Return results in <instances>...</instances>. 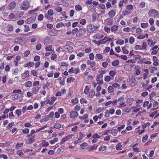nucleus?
Segmentation results:
<instances>
[{
    "mask_svg": "<svg viewBox=\"0 0 159 159\" xmlns=\"http://www.w3.org/2000/svg\"><path fill=\"white\" fill-rule=\"evenodd\" d=\"M148 15L150 17L154 18L158 17L159 13L158 11L154 9H150L148 12Z\"/></svg>",
    "mask_w": 159,
    "mask_h": 159,
    "instance_id": "nucleus-1",
    "label": "nucleus"
},
{
    "mask_svg": "<svg viewBox=\"0 0 159 159\" xmlns=\"http://www.w3.org/2000/svg\"><path fill=\"white\" fill-rule=\"evenodd\" d=\"M14 43H17L22 45L25 44L26 43V41L24 38L19 37L16 38L14 39Z\"/></svg>",
    "mask_w": 159,
    "mask_h": 159,
    "instance_id": "nucleus-2",
    "label": "nucleus"
},
{
    "mask_svg": "<svg viewBox=\"0 0 159 159\" xmlns=\"http://www.w3.org/2000/svg\"><path fill=\"white\" fill-rule=\"evenodd\" d=\"M29 7V4L26 1H23L21 4L20 8L23 10L27 9Z\"/></svg>",
    "mask_w": 159,
    "mask_h": 159,
    "instance_id": "nucleus-3",
    "label": "nucleus"
},
{
    "mask_svg": "<svg viewBox=\"0 0 159 159\" xmlns=\"http://www.w3.org/2000/svg\"><path fill=\"white\" fill-rule=\"evenodd\" d=\"M118 132V130L115 129L112 130H107L105 133V134H111L114 136H116L117 135Z\"/></svg>",
    "mask_w": 159,
    "mask_h": 159,
    "instance_id": "nucleus-4",
    "label": "nucleus"
},
{
    "mask_svg": "<svg viewBox=\"0 0 159 159\" xmlns=\"http://www.w3.org/2000/svg\"><path fill=\"white\" fill-rule=\"evenodd\" d=\"M87 30L89 33H92L95 32L94 25L93 24L88 25L87 27Z\"/></svg>",
    "mask_w": 159,
    "mask_h": 159,
    "instance_id": "nucleus-5",
    "label": "nucleus"
},
{
    "mask_svg": "<svg viewBox=\"0 0 159 159\" xmlns=\"http://www.w3.org/2000/svg\"><path fill=\"white\" fill-rule=\"evenodd\" d=\"M16 6V3L15 1H12L11 2L7 7V9L9 10H11L15 8Z\"/></svg>",
    "mask_w": 159,
    "mask_h": 159,
    "instance_id": "nucleus-6",
    "label": "nucleus"
},
{
    "mask_svg": "<svg viewBox=\"0 0 159 159\" xmlns=\"http://www.w3.org/2000/svg\"><path fill=\"white\" fill-rule=\"evenodd\" d=\"M78 115V113L76 111H71L70 113V117L73 119H75L77 117Z\"/></svg>",
    "mask_w": 159,
    "mask_h": 159,
    "instance_id": "nucleus-7",
    "label": "nucleus"
},
{
    "mask_svg": "<svg viewBox=\"0 0 159 159\" xmlns=\"http://www.w3.org/2000/svg\"><path fill=\"white\" fill-rule=\"evenodd\" d=\"M87 64L88 65H90L91 67L93 68L95 65L96 63L94 61H92L90 60H88L87 61Z\"/></svg>",
    "mask_w": 159,
    "mask_h": 159,
    "instance_id": "nucleus-8",
    "label": "nucleus"
},
{
    "mask_svg": "<svg viewBox=\"0 0 159 159\" xmlns=\"http://www.w3.org/2000/svg\"><path fill=\"white\" fill-rule=\"evenodd\" d=\"M109 16L110 18H112L115 15L116 11L114 10H111L108 12Z\"/></svg>",
    "mask_w": 159,
    "mask_h": 159,
    "instance_id": "nucleus-9",
    "label": "nucleus"
},
{
    "mask_svg": "<svg viewBox=\"0 0 159 159\" xmlns=\"http://www.w3.org/2000/svg\"><path fill=\"white\" fill-rule=\"evenodd\" d=\"M108 38L106 37H105L104 38V39L100 40L98 41L99 42V44H105L107 42V41H108Z\"/></svg>",
    "mask_w": 159,
    "mask_h": 159,
    "instance_id": "nucleus-10",
    "label": "nucleus"
},
{
    "mask_svg": "<svg viewBox=\"0 0 159 159\" xmlns=\"http://www.w3.org/2000/svg\"><path fill=\"white\" fill-rule=\"evenodd\" d=\"M34 20L35 19L34 18V17H31L25 20V22L27 24H30L34 22Z\"/></svg>",
    "mask_w": 159,
    "mask_h": 159,
    "instance_id": "nucleus-11",
    "label": "nucleus"
},
{
    "mask_svg": "<svg viewBox=\"0 0 159 159\" xmlns=\"http://www.w3.org/2000/svg\"><path fill=\"white\" fill-rule=\"evenodd\" d=\"M29 76V72L28 71H26L21 75V77L22 79H24L26 77Z\"/></svg>",
    "mask_w": 159,
    "mask_h": 159,
    "instance_id": "nucleus-12",
    "label": "nucleus"
},
{
    "mask_svg": "<svg viewBox=\"0 0 159 159\" xmlns=\"http://www.w3.org/2000/svg\"><path fill=\"white\" fill-rule=\"evenodd\" d=\"M113 20L110 19H107L105 20V22L106 24L108 25H111L113 24Z\"/></svg>",
    "mask_w": 159,
    "mask_h": 159,
    "instance_id": "nucleus-13",
    "label": "nucleus"
},
{
    "mask_svg": "<svg viewBox=\"0 0 159 159\" xmlns=\"http://www.w3.org/2000/svg\"><path fill=\"white\" fill-rule=\"evenodd\" d=\"M148 42L149 46L151 47L153 46L156 43V41L153 42V41L151 39L148 40Z\"/></svg>",
    "mask_w": 159,
    "mask_h": 159,
    "instance_id": "nucleus-14",
    "label": "nucleus"
},
{
    "mask_svg": "<svg viewBox=\"0 0 159 159\" xmlns=\"http://www.w3.org/2000/svg\"><path fill=\"white\" fill-rule=\"evenodd\" d=\"M23 94V93H18L17 94L13 95L12 96V97L15 99H17L18 98L21 97Z\"/></svg>",
    "mask_w": 159,
    "mask_h": 159,
    "instance_id": "nucleus-15",
    "label": "nucleus"
},
{
    "mask_svg": "<svg viewBox=\"0 0 159 159\" xmlns=\"http://www.w3.org/2000/svg\"><path fill=\"white\" fill-rule=\"evenodd\" d=\"M50 6V5L49 3V0H44V7L45 8H47Z\"/></svg>",
    "mask_w": 159,
    "mask_h": 159,
    "instance_id": "nucleus-16",
    "label": "nucleus"
},
{
    "mask_svg": "<svg viewBox=\"0 0 159 159\" xmlns=\"http://www.w3.org/2000/svg\"><path fill=\"white\" fill-rule=\"evenodd\" d=\"M131 12V11H129V10H127L126 9H125L123 11L122 13L123 15L125 16L129 14Z\"/></svg>",
    "mask_w": 159,
    "mask_h": 159,
    "instance_id": "nucleus-17",
    "label": "nucleus"
},
{
    "mask_svg": "<svg viewBox=\"0 0 159 159\" xmlns=\"http://www.w3.org/2000/svg\"><path fill=\"white\" fill-rule=\"evenodd\" d=\"M65 49H66L69 52H71L73 50V48L69 45H66L65 46Z\"/></svg>",
    "mask_w": 159,
    "mask_h": 159,
    "instance_id": "nucleus-18",
    "label": "nucleus"
},
{
    "mask_svg": "<svg viewBox=\"0 0 159 159\" xmlns=\"http://www.w3.org/2000/svg\"><path fill=\"white\" fill-rule=\"evenodd\" d=\"M39 87H36L32 88V91L33 93L34 94H36L40 89Z\"/></svg>",
    "mask_w": 159,
    "mask_h": 159,
    "instance_id": "nucleus-19",
    "label": "nucleus"
},
{
    "mask_svg": "<svg viewBox=\"0 0 159 159\" xmlns=\"http://www.w3.org/2000/svg\"><path fill=\"white\" fill-rule=\"evenodd\" d=\"M118 27V26L117 25H115L112 26L111 28V31L112 32H115L117 30Z\"/></svg>",
    "mask_w": 159,
    "mask_h": 159,
    "instance_id": "nucleus-20",
    "label": "nucleus"
},
{
    "mask_svg": "<svg viewBox=\"0 0 159 159\" xmlns=\"http://www.w3.org/2000/svg\"><path fill=\"white\" fill-rule=\"evenodd\" d=\"M78 31H79V33H80V34L81 35H82L84 34L86 32V29H80L79 30H78Z\"/></svg>",
    "mask_w": 159,
    "mask_h": 159,
    "instance_id": "nucleus-21",
    "label": "nucleus"
},
{
    "mask_svg": "<svg viewBox=\"0 0 159 159\" xmlns=\"http://www.w3.org/2000/svg\"><path fill=\"white\" fill-rule=\"evenodd\" d=\"M49 34L51 36H55L57 34V32L55 30H53L49 33Z\"/></svg>",
    "mask_w": 159,
    "mask_h": 159,
    "instance_id": "nucleus-22",
    "label": "nucleus"
},
{
    "mask_svg": "<svg viewBox=\"0 0 159 159\" xmlns=\"http://www.w3.org/2000/svg\"><path fill=\"white\" fill-rule=\"evenodd\" d=\"M24 15V12L22 11H18L16 14V16L17 17H20Z\"/></svg>",
    "mask_w": 159,
    "mask_h": 159,
    "instance_id": "nucleus-23",
    "label": "nucleus"
},
{
    "mask_svg": "<svg viewBox=\"0 0 159 159\" xmlns=\"http://www.w3.org/2000/svg\"><path fill=\"white\" fill-rule=\"evenodd\" d=\"M148 25H149L147 23H141V27L143 28L148 27Z\"/></svg>",
    "mask_w": 159,
    "mask_h": 159,
    "instance_id": "nucleus-24",
    "label": "nucleus"
},
{
    "mask_svg": "<svg viewBox=\"0 0 159 159\" xmlns=\"http://www.w3.org/2000/svg\"><path fill=\"white\" fill-rule=\"evenodd\" d=\"M45 18L48 20H51V21H52L53 19V17L51 16H50L47 14L45 15Z\"/></svg>",
    "mask_w": 159,
    "mask_h": 159,
    "instance_id": "nucleus-25",
    "label": "nucleus"
},
{
    "mask_svg": "<svg viewBox=\"0 0 159 159\" xmlns=\"http://www.w3.org/2000/svg\"><path fill=\"white\" fill-rule=\"evenodd\" d=\"M35 138V135L32 136L31 138L27 140L28 142L31 143H33L34 141V139Z\"/></svg>",
    "mask_w": 159,
    "mask_h": 159,
    "instance_id": "nucleus-26",
    "label": "nucleus"
},
{
    "mask_svg": "<svg viewBox=\"0 0 159 159\" xmlns=\"http://www.w3.org/2000/svg\"><path fill=\"white\" fill-rule=\"evenodd\" d=\"M75 10L77 11H79L80 10H81L82 9V7L81 5L78 4L76 5L75 7Z\"/></svg>",
    "mask_w": 159,
    "mask_h": 159,
    "instance_id": "nucleus-27",
    "label": "nucleus"
},
{
    "mask_svg": "<svg viewBox=\"0 0 159 159\" xmlns=\"http://www.w3.org/2000/svg\"><path fill=\"white\" fill-rule=\"evenodd\" d=\"M133 6L132 5H127L126 6V9L129 11H131V10L133 9Z\"/></svg>",
    "mask_w": 159,
    "mask_h": 159,
    "instance_id": "nucleus-28",
    "label": "nucleus"
},
{
    "mask_svg": "<svg viewBox=\"0 0 159 159\" xmlns=\"http://www.w3.org/2000/svg\"><path fill=\"white\" fill-rule=\"evenodd\" d=\"M122 147V145L120 143H118L116 146V150H121V148Z\"/></svg>",
    "mask_w": 159,
    "mask_h": 159,
    "instance_id": "nucleus-29",
    "label": "nucleus"
},
{
    "mask_svg": "<svg viewBox=\"0 0 159 159\" xmlns=\"http://www.w3.org/2000/svg\"><path fill=\"white\" fill-rule=\"evenodd\" d=\"M94 37H95L97 39H100L102 38L103 36V35L101 36L100 34L99 33H97L94 35Z\"/></svg>",
    "mask_w": 159,
    "mask_h": 159,
    "instance_id": "nucleus-30",
    "label": "nucleus"
},
{
    "mask_svg": "<svg viewBox=\"0 0 159 159\" xmlns=\"http://www.w3.org/2000/svg\"><path fill=\"white\" fill-rule=\"evenodd\" d=\"M107 91L109 93H112L114 91V89L112 86H109L108 89Z\"/></svg>",
    "mask_w": 159,
    "mask_h": 159,
    "instance_id": "nucleus-31",
    "label": "nucleus"
},
{
    "mask_svg": "<svg viewBox=\"0 0 159 159\" xmlns=\"http://www.w3.org/2000/svg\"><path fill=\"white\" fill-rule=\"evenodd\" d=\"M32 84V83L31 81H28L25 83V85L26 87H30L31 86Z\"/></svg>",
    "mask_w": 159,
    "mask_h": 159,
    "instance_id": "nucleus-32",
    "label": "nucleus"
},
{
    "mask_svg": "<svg viewBox=\"0 0 159 159\" xmlns=\"http://www.w3.org/2000/svg\"><path fill=\"white\" fill-rule=\"evenodd\" d=\"M63 26H65V25H64L63 23L62 22H60L56 25V27L57 28H59L60 27H62Z\"/></svg>",
    "mask_w": 159,
    "mask_h": 159,
    "instance_id": "nucleus-33",
    "label": "nucleus"
},
{
    "mask_svg": "<svg viewBox=\"0 0 159 159\" xmlns=\"http://www.w3.org/2000/svg\"><path fill=\"white\" fill-rule=\"evenodd\" d=\"M34 63L33 62H29L26 63L24 66L26 67H28L29 66H34Z\"/></svg>",
    "mask_w": 159,
    "mask_h": 159,
    "instance_id": "nucleus-34",
    "label": "nucleus"
},
{
    "mask_svg": "<svg viewBox=\"0 0 159 159\" xmlns=\"http://www.w3.org/2000/svg\"><path fill=\"white\" fill-rule=\"evenodd\" d=\"M73 136V134H71L69 135H68L66 136V137L64 138L66 140V141L70 139H71L72 137V136Z\"/></svg>",
    "mask_w": 159,
    "mask_h": 159,
    "instance_id": "nucleus-35",
    "label": "nucleus"
},
{
    "mask_svg": "<svg viewBox=\"0 0 159 159\" xmlns=\"http://www.w3.org/2000/svg\"><path fill=\"white\" fill-rule=\"evenodd\" d=\"M109 74L111 76L114 77L116 74V72L114 70H111L110 71Z\"/></svg>",
    "mask_w": 159,
    "mask_h": 159,
    "instance_id": "nucleus-36",
    "label": "nucleus"
},
{
    "mask_svg": "<svg viewBox=\"0 0 159 159\" xmlns=\"http://www.w3.org/2000/svg\"><path fill=\"white\" fill-rule=\"evenodd\" d=\"M104 29L105 31L108 34L110 32V29L107 26H105L104 28Z\"/></svg>",
    "mask_w": 159,
    "mask_h": 159,
    "instance_id": "nucleus-37",
    "label": "nucleus"
},
{
    "mask_svg": "<svg viewBox=\"0 0 159 159\" xmlns=\"http://www.w3.org/2000/svg\"><path fill=\"white\" fill-rule=\"evenodd\" d=\"M7 28L8 31H11L13 30V27L12 25L9 24L7 25Z\"/></svg>",
    "mask_w": 159,
    "mask_h": 159,
    "instance_id": "nucleus-38",
    "label": "nucleus"
},
{
    "mask_svg": "<svg viewBox=\"0 0 159 159\" xmlns=\"http://www.w3.org/2000/svg\"><path fill=\"white\" fill-rule=\"evenodd\" d=\"M147 46L146 43L145 42H144L143 43L142 46H141V48L142 49H145Z\"/></svg>",
    "mask_w": 159,
    "mask_h": 159,
    "instance_id": "nucleus-39",
    "label": "nucleus"
},
{
    "mask_svg": "<svg viewBox=\"0 0 159 159\" xmlns=\"http://www.w3.org/2000/svg\"><path fill=\"white\" fill-rule=\"evenodd\" d=\"M112 86L114 88L118 87V89H120V84L117 83H115L112 84Z\"/></svg>",
    "mask_w": 159,
    "mask_h": 159,
    "instance_id": "nucleus-40",
    "label": "nucleus"
},
{
    "mask_svg": "<svg viewBox=\"0 0 159 159\" xmlns=\"http://www.w3.org/2000/svg\"><path fill=\"white\" fill-rule=\"evenodd\" d=\"M55 10L58 12H61L62 11V9L61 7L58 6L55 8Z\"/></svg>",
    "mask_w": 159,
    "mask_h": 159,
    "instance_id": "nucleus-41",
    "label": "nucleus"
},
{
    "mask_svg": "<svg viewBox=\"0 0 159 159\" xmlns=\"http://www.w3.org/2000/svg\"><path fill=\"white\" fill-rule=\"evenodd\" d=\"M86 22V20L84 19H82L80 20V23L82 25H84Z\"/></svg>",
    "mask_w": 159,
    "mask_h": 159,
    "instance_id": "nucleus-42",
    "label": "nucleus"
},
{
    "mask_svg": "<svg viewBox=\"0 0 159 159\" xmlns=\"http://www.w3.org/2000/svg\"><path fill=\"white\" fill-rule=\"evenodd\" d=\"M74 80V78L73 77H70L67 79V82L68 83H71V82H73Z\"/></svg>",
    "mask_w": 159,
    "mask_h": 159,
    "instance_id": "nucleus-43",
    "label": "nucleus"
},
{
    "mask_svg": "<svg viewBox=\"0 0 159 159\" xmlns=\"http://www.w3.org/2000/svg\"><path fill=\"white\" fill-rule=\"evenodd\" d=\"M57 99V98L55 97H53L52 98L51 100L49 102V104L50 105H52L53 103Z\"/></svg>",
    "mask_w": 159,
    "mask_h": 159,
    "instance_id": "nucleus-44",
    "label": "nucleus"
},
{
    "mask_svg": "<svg viewBox=\"0 0 159 159\" xmlns=\"http://www.w3.org/2000/svg\"><path fill=\"white\" fill-rule=\"evenodd\" d=\"M89 91V87L88 85L86 86L85 88L84 89V92L85 94H88Z\"/></svg>",
    "mask_w": 159,
    "mask_h": 159,
    "instance_id": "nucleus-45",
    "label": "nucleus"
},
{
    "mask_svg": "<svg viewBox=\"0 0 159 159\" xmlns=\"http://www.w3.org/2000/svg\"><path fill=\"white\" fill-rule=\"evenodd\" d=\"M16 153L18 155L20 156H22L24 155V153L21 150H19L17 151Z\"/></svg>",
    "mask_w": 159,
    "mask_h": 159,
    "instance_id": "nucleus-46",
    "label": "nucleus"
},
{
    "mask_svg": "<svg viewBox=\"0 0 159 159\" xmlns=\"http://www.w3.org/2000/svg\"><path fill=\"white\" fill-rule=\"evenodd\" d=\"M119 62L118 60H115L112 63V65L113 66H117Z\"/></svg>",
    "mask_w": 159,
    "mask_h": 159,
    "instance_id": "nucleus-47",
    "label": "nucleus"
},
{
    "mask_svg": "<svg viewBox=\"0 0 159 159\" xmlns=\"http://www.w3.org/2000/svg\"><path fill=\"white\" fill-rule=\"evenodd\" d=\"M122 51L123 53L125 54H127L129 53V51L125 49V47H123L122 48Z\"/></svg>",
    "mask_w": 159,
    "mask_h": 159,
    "instance_id": "nucleus-48",
    "label": "nucleus"
},
{
    "mask_svg": "<svg viewBox=\"0 0 159 159\" xmlns=\"http://www.w3.org/2000/svg\"><path fill=\"white\" fill-rule=\"evenodd\" d=\"M135 50H142L141 46L139 45H136L134 47Z\"/></svg>",
    "mask_w": 159,
    "mask_h": 159,
    "instance_id": "nucleus-49",
    "label": "nucleus"
},
{
    "mask_svg": "<svg viewBox=\"0 0 159 159\" xmlns=\"http://www.w3.org/2000/svg\"><path fill=\"white\" fill-rule=\"evenodd\" d=\"M123 30L124 31L126 32H129L130 31H132V32H133V31L131 30V29L129 27H127L124 28L123 29Z\"/></svg>",
    "mask_w": 159,
    "mask_h": 159,
    "instance_id": "nucleus-50",
    "label": "nucleus"
},
{
    "mask_svg": "<svg viewBox=\"0 0 159 159\" xmlns=\"http://www.w3.org/2000/svg\"><path fill=\"white\" fill-rule=\"evenodd\" d=\"M134 100V99L133 98H129L127 99V102L131 105L132 103Z\"/></svg>",
    "mask_w": 159,
    "mask_h": 159,
    "instance_id": "nucleus-51",
    "label": "nucleus"
},
{
    "mask_svg": "<svg viewBox=\"0 0 159 159\" xmlns=\"http://www.w3.org/2000/svg\"><path fill=\"white\" fill-rule=\"evenodd\" d=\"M92 21L93 22L95 21L97 19V15L95 13L93 14L92 15Z\"/></svg>",
    "mask_w": 159,
    "mask_h": 159,
    "instance_id": "nucleus-52",
    "label": "nucleus"
},
{
    "mask_svg": "<svg viewBox=\"0 0 159 159\" xmlns=\"http://www.w3.org/2000/svg\"><path fill=\"white\" fill-rule=\"evenodd\" d=\"M54 127L55 128L59 129L61 127V125L60 124L57 123L54 125Z\"/></svg>",
    "mask_w": 159,
    "mask_h": 159,
    "instance_id": "nucleus-53",
    "label": "nucleus"
},
{
    "mask_svg": "<svg viewBox=\"0 0 159 159\" xmlns=\"http://www.w3.org/2000/svg\"><path fill=\"white\" fill-rule=\"evenodd\" d=\"M136 105L137 106H139V105L140 103H141L143 102V100H136Z\"/></svg>",
    "mask_w": 159,
    "mask_h": 159,
    "instance_id": "nucleus-54",
    "label": "nucleus"
},
{
    "mask_svg": "<svg viewBox=\"0 0 159 159\" xmlns=\"http://www.w3.org/2000/svg\"><path fill=\"white\" fill-rule=\"evenodd\" d=\"M148 135H146L145 136L143 137L142 139V141L143 143L145 142L148 139Z\"/></svg>",
    "mask_w": 159,
    "mask_h": 159,
    "instance_id": "nucleus-55",
    "label": "nucleus"
},
{
    "mask_svg": "<svg viewBox=\"0 0 159 159\" xmlns=\"http://www.w3.org/2000/svg\"><path fill=\"white\" fill-rule=\"evenodd\" d=\"M43 145H42V147H46L48 146L49 143L48 142H46L45 140H44L43 141Z\"/></svg>",
    "mask_w": 159,
    "mask_h": 159,
    "instance_id": "nucleus-56",
    "label": "nucleus"
},
{
    "mask_svg": "<svg viewBox=\"0 0 159 159\" xmlns=\"http://www.w3.org/2000/svg\"><path fill=\"white\" fill-rule=\"evenodd\" d=\"M16 113L18 116H19L21 114V111L19 109L16 110Z\"/></svg>",
    "mask_w": 159,
    "mask_h": 159,
    "instance_id": "nucleus-57",
    "label": "nucleus"
},
{
    "mask_svg": "<svg viewBox=\"0 0 159 159\" xmlns=\"http://www.w3.org/2000/svg\"><path fill=\"white\" fill-rule=\"evenodd\" d=\"M50 43V40L48 38H46L44 41V43L46 44H48Z\"/></svg>",
    "mask_w": 159,
    "mask_h": 159,
    "instance_id": "nucleus-58",
    "label": "nucleus"
},
{
    "mask_svg": "<svg viewBox=\"0 0 159 159\" xmlns=\"http://www.w3.org/2000/svg\"><path fill=\"white\" fill-rule=\"evenodd\" d=\"M24 31L25 32H27L30 30V28L27 25H25Z\"/></svg>",
    "mask_w": 159,
    "mask_h": 159,
    "instance_id": "nucleus-59",
    "label": "nucleus"
},
{
    "mask_svg": "<svg viewBox=\"0 0 159 159\" xmlns=\"http://www.w3.org/2000/svg\"><path fill=\"white\" fill-rule=\"evenodd\" d=\"M134 40L135 39L134 37H131L129 38V42L131 44H133L134 43Z\"/></svg>",
    "mask_w": 159,
    "mask_h": 159,
    "instance_id": "nucleus-60",
    "label": "nucleus"
},
{
    "mask_svg": "<svg viewBox=\"0 0 159 159\" xmlns=\"http://www.w3.org/2000/svg\"><path fill=\"white\" fill-rule=\"evenodd\" d=\"M50 84L49 83H47L45 84H44L43 87V90H45V89H48V86Z\"/></svg>",
    "mask_w": 159,
    "mask_h": 159,
    "instance_id": "nucleus-61",
    "label": "nucleus"
},
{
    "mask_svg": "<svg viewBox=\"0 0 159 159\" xmlns=\"http://www.w3.org/2000/svg\"><path fill=\"white\" fill-rule=\"evenodd\" d=\"M48 14L50 16H52L54 14L53 11L52 9L49 10L48 11Z\"/></svg>",
    "mask_w": 159,
    "mask_h": 159,
    "instance_id": "nucleus-62",
    "label": "nucleus"
},
{
    "mask_svg": "<svg viewBox=\"0 0 159 159\" xmlns=\"http://www.w3.org/2000/svg\"><path fill=\"white\" fill-rule=\"evenodd\" d=\"M96 57L98 59H101L102 58L103 56L102 54H97L96 55Z\"/></svg>",
    "mask_w": 159,
    "mask_h": 159,
    "instance_id": "nucleus-63",
    "label": "nucleus"
},
{
    "mask_svg": "<svg viewBox=\"0 0 159 159\" xmlns=\"http://www.w3.org/2000/svg\"><path fill=\"white\" fill-rule=\"evenodd\" d=\"M57 55L56 54H52L51 57V59L52 60H54L57 59Z\"/></svg>",
    "mask_w": 159,
    "mask_h": 159,
    "instance_id": "nucleus-64",
    "label": "nucleus"
}]
</instances>
